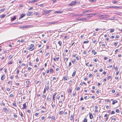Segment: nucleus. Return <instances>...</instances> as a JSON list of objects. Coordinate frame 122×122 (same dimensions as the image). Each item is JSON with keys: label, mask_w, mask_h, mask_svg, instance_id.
<instances>
[{"label": "nucleus", "mask_w": 122, "mask_h": 122, "mask_svg": "<svg viewBox=\"0 0 122 122\" xmlns=\"http://www.w3.org/2000/svg\"><path fill=\"white\" fill-rule=\"evenodd\" d=\"M78 20H81V21H86V19L84 18H81L78 19H77Z\"/></svg>", "instance_id": "obj_1"}, {"label": "nucleus", "mask_w": 122, "mask_h": 122, "mask_svg": "<svg viewBox=\"0 0 122 122\" xmlns=\"http://www.w3.org/2000/svg\"><path fill=\"white\" fill-rule=\"evenodd\" d=\"M76 3V2L75 1H72L71 2V3L70 4V5L72 6L73 5H75Z\"/></svg>", "instance_id": "obj_2"}, {"label": "nucleus", "mask_w": 122, "mask_h": 122, "mask_svg": "<svg viewBox=\"0 0 122 122\" xmlns=\"http://www.w3.org/2000/svg\"><path fill=\"white\" fill-rule=\"evenodd\" d=\"M25 15V14H22L20 16V17L19 19H20L21 18H22L24 17Z\"/></svg>", "instance_id": "obj_3"}, {"label": "nucleus", "mask_w": 122, "mask_h": 122, "mask_svg": "<svg viewBox=\"0 0 122 122\" xmlns=\"http://www.w3.org/2000/svg\"><path fill=\"white\" fill-rule=\"evenodd\" d=\"M83 16V14H76L74 15V16L75 17H76L77 16Z\"/></svg>", "instance_id": "obj_4"}, {"label": "nucleus", "mask_w": 122, "mask_h": 122, "mask_svg": "<svg viewBox=\"0 0 122 122\" xmlns=\"http://www.w3.org/2000/svg\"><path fill=\"white\" fill-rule=\"evenodd\" d=\"M38 1L37 0H30L29 1V3H32L37 2Z\"/></svg>", "instance_id": "obj_5"}, {"label": "nucleus", "mask_w": 122, "mask_h": 122, "mask_svg": "<svg viewBox=\"0 0 122 122\" xmlns=\"http://www.w3.org/2000/svg\"><path fill=\"white\" fill-rule=\"evenodd\" d=\"M28 49L30 51H33V50L35 48L34 47V48H33V47H28Z\"/></svg>", "instance_id": "obj_6"}, {"label": "nucleus", "mask_w": 122, "mask_h": 122, "mask_svg": "<svg viewBox=\"0 0 122 122\" xmlns=\"http://www.w3.org/2000/svg\"><path fill=\"white\" fill-rule=\"evenodd\" d=\"M23 107L22 108L23 109H25L26 108V103H25L23 104Z\"/></svg>", "instance_id": "obj_7"}, {"label": "nucleus", "mask_w": 122, "mask_h": 122, "mask_svg": "<svg viewBox=\"0 0 122 122\" xmlns=\"http://www.w3.org/2000/svg\"><path fill=\"white\" fill-rule=\"evenodd\" d=\"M89 117L90 119H92L93 117V116L92 115V114L90 113H89Z\"/></svg>", "instance_id": "obj_8"}, {"label": "nucleus", "mask_w": 122, "mask_h": 122, "mask_svg": "<svg viewBox=\"0 0 122 122\" xmlns=\"http://www.w3.org/2000/svg\"><path fill=\"white\" fill-rule=\"evenodd\" d=\"M110 8H113L117 9L118 8H119V7L117 6H111L110 7Z\"/></svg>", "instance_id": "obj_9"}, {"label": "nucleus", "mask_w": 122, "mask_h": 122, "mask_svg": "<svg viewBox=\"0 0 122 122\" xmlns=\"http://www.w3.org/2000/svg\"><path fill=\"white\" fill-rule=\"evenodd\" d=\"M31 12H28L27 14V16H30L31 15Z\"/></svg>", "instance_id": "obj_10"}, {"label": "nucleus", "mask_w": 122, "mask_h": 122, "mask_svg": "<svg viewBox=\"0 0 122 122\" xmlns=\"http://www.w3.org/2000/svg\"><path fill=\"white\" fill-rule=\"evenodd\" d=\"M56 93H54V94L53 95V101L55 100L54 99L56 97Z\"/></svg>", "instance_id": "obj_11"}, {"label": "nucleus", "mask_w": 122, "mask_h": 122, "mask_svg": "<svg viewBox=\"0 0 122 122\" xmlns=\"http://www.w3.org/2000/svg\"><path fill=\"white\" fill-rule=\"evenodd\" d=\"M76 73V71H74V72L72 74V76L73 77L75 75Z\"/></svg>", "instance_id": "obj_12"}, {"label": "nucleus", "mask_w": 122, "mask_h": 122, "mask_svg": "<svg viewBox=\"0 0 122 122\" xmlns=\"http://www.w3.org/2000/svg\"><path fill=\"white\" fill-rule=\"evenodd\" d=\"M58 43L59 44L60 46H61L62 45V42L61 41H60L58 42Z\"/></svg>", "instance_id": "obj_13"}, {"label": "nucleus", "mask_w": 122, "mask_h": 122, "mask_svg": "<svg viewBox=\"0 0 122 122\" xmlns=\"http://www.w3.org/2000/svg\"><path fill=\"white\" fill-rule=\"evenodd\" d=\"M52 11L51 10H47L46 11V13L47 14H49L50 13V12H51V11Z\"/></svg>", "instance_id": "obj_14"}, {"label": "nucleus", "mask_w": 122, "mask_h": 122, "mask_svg": "<svg viewBox=\"0 0 122 122\" xmlns=\"http://www.w3.org/2000/svg\"><path fill=\"white\" fill-rule=\"evenodd\" d=\"M47 100L48 102H50V101H51V98H49L48 97L47 98Z\"/></svg>", "instance_id": "obj_15"}, {"label": "nucleus", "mask_w": 122, "mask_h": 122, "mask_svg": "<svg viewBox=\"0 0 122 122\" xmlns=\"http://www.w3.org/2000/svg\"><path fill=\"white\" fill-rule=\"evenodd\" d=\"M62 12H63L62 11H56L55 12V13H62Z\"/></svg>", "instance_id": "obj_16"}, {"label": "nucleus", "mask_w": 122, "mask_h": 122, "mask_svg": "<svg viewBox=\"0 0 122 122\" xmlns=\"http://www.w3.org/2000/svg\"><path fill=\"white\" fill-rule=\"evenodd\" d=\"M16 19V16H14V17L13 18H11V20L12 21H14V20H15Z\"/></svg>", "instance_id": "obj_17"}, {"label": "nucleus", "mask_w": 122, "mask_h": 122, "mask_svg": "<svg viewBox=\"0 0 122 122\" xmlns=\"http://www.w3.org/2000/svg\"><path fill=\"white\" fill-rule=\"evenodd\" d=\"M117 102V100H115L113 102H112V104L114 105L115 104V103H116Z\"/></svg>", "instance_id": "obj_18"}, {"label": "nucleus", "mask_w": 122, "mask_h": 122, "mask_svg": "<svg viewBox=\"0 0 122 122\" xmlns=\"http://www.w3.org/2000/svg\"><path fill=\"white\" fill-rule=\"evenodd\" d=\"M110 32L111 33H112V32H114V29H110Z\"/></svg>", "instance_id": "obj_19"}, {"label": "nucleus", "mask_w": 122, "mask_h": 122, "mask_svg": "<svg viewBox=\"0 0 122 122\" xmlns=\"http://www.w3.org/2000/svg\"><path fill=\"white\" fill-rule=\"evenodd\" d=\"M59 103H60V104H59V105L60 107H61L62 106V101H59Z\"/></svg>", "instance_id": "obj_20"}, {"label": "nucleus", "mask_w": 122, "mask_h": 122, "mask_svg": "<svg viewBox=\"0 0 122 122\" xmlns=\"http://www.w3.org/2000/svg\"><path fill=\"white\" fill-rule=\"evenodd\" d=\"M118 44V42H115L114 44V45L115 46H116Z\"/></svg>", "instance_id": "obj_21"}, {"label": "nucleus", "mask_w": 122, "mask_h": 122, "mask_svg": "<svg viewBox=\"0 0 122 122\" xmlns=\"http://www.w3.org/2000/svg\"><path fill=\"white\" fill-rule=\"evenodd\" d=\"M3 109L5 112L8 111L7 109L6 108H3Z\"/></svg>", "instance_id": "obj_22"}, {"label": "nucleus", "mask_w": 122, "mask_h": 122, "mask_svg": "<svg viewBox=\"0 0 122 122\" xmlns=\"http://www.w3.org/2000/svg\"><path fill=\"white\" fill-rule=\"evenodd\" d=\"M51 118L53 120H56V119L55 117L53 116H52Z\"/></svg>", "instance_id": "obj_23"}, {"label": "nucleus", "mask_w": 122, "mask_h": 122, "mask_svg": "<svg viewBox=\"0 0 122 122\" xmlns=\"http://www.w3.org/2000/svg\"><path fill=\"white\" fill-rule=\"evenodd\" d=\"M71 67H70V66H67L66 67V68H67L68 69L67 70H70V69L71 68Z\"/></svg>", "instance_id": "obj_24"}, {"label": "nucleus", "mask_w": 122, "mask_h": 122, "mask_svg": "<svg viewBox=\"0 0 122 122\" xmlns=\"http://www.w3.org/2000/svg\"><path fill=\"white\" fill-rule=\"evenodd\" d=\"M6 16V15H1L0 16L1 18H4Z\"/></svg>", "instance_id": "obj_25"}, {"label": "nucleus", "mask_w": 122, "mask_h": 122, "mask_svg": "<svg viewBox=\"0 0 122 122\" xmlns=\"http://www.w3.org/2000/svg\"><path fill=\"white\" fill-rule=\"evenodd\" d=\"M58 22H59L58 21H55V22H51L50 23L51 24H55V23H58Z\"/></svg>", "instance_id": "obj_26"}, {"label": "nucleus", "mask_w": 122, "mask_h": 122, "mask_svg": "<svg viewBox=\"0 0 122 122\" xmlns=\"http://www.w3.org/2000/svg\"><path fill=\"white\" fill-rule=\"evenodd\" d=\"M87 120L86 118H85L84 119V121H83V122H87Z\"/></svg>", "instance_id": "obj_27"}, {"label": "nucleus", "mask_w": 122, "mask_h": 122, "mask_svg": "<svg viewBox=\"0 0 122 122\" xmlns=\"http://www.w3.org/2000/svg\"><path fill=\"white\" fill-rule=\"evenodd\" d=\"M63 111H61L59 112V114L60 115H62L63 114Z\"/></svg>", "instance_id": "obj_28"}, {"label": "nucleus", "mask_w": 122, "mask_h": 122, "mask_svg": "<svg viewBox=\"0 0 122 122\" xmlns=\"http://www.w3.org/2000/svg\"><path fill=\"white\" fill-rule=\"evenodd\" d=\"M13 105L15 107H17V104H16L15 102H14L13 103Z\"/></svg>", "instance_id": "obj_29"}, {"label": "nucleus", "mask_w": 122, "mask_h": 122, "mask_svg": "<svg viewBox=\"0 0 122 122\" xmlns=\"http://www.w3.org/2000/svg\"><path fill=\"white\" fill-rule=\"evenodd\" d=\"M118 2L117 1H113V3L114 4H115L116 3H117Z\"/></svg>", "instance_id": "obj_30"}, {"label": "nucleus", "mask_w": 122, "mask_h": 122, "mask_svg": "<svg viewBox=\"0 0 122 122\" xmlns=\"http://www.w3.org/2000/svg\"><path fill=\"white\" fill-rule=\"evenodd\" d=\"M73 115L71 114V115L70 120H72L73 119Z\"/></svg>", "instance_id": "obj_31"}, {"label": "nucleus", "mask_w": 122, "mask_h": 122, "mask_svg": "<svg viewBox=\"0 0 122 122\" xmlns=\"http://www.w3.org/2000/svg\"><path fill=\"white\" fill-rule=\"evenodd\" d=\"M45 88L46 90H48L49 89V86H47Z\"/></svg>", "instance_id": "obj_32"}, {"label": "nucleus", "mask_w": 122, "mask_h": 122, "mask_svg": "<svg viewBox=\"0 0 122 122\" xmlns=\"http://www.w3.org/2000/svg\"><path fill=\"white\" fill-rule=\"evenodd\" d=\"M91 14H87V15H88V17H92L93 15H91Z\"/></svg>", "instance_id": "obj_33"}, {"label": "nucleus", "mask_w": 122, "mask_h": 122, "mask_svg": "<svg viewBox=\"0 0 122 122\" xmlns=\"http://www.w3.org/2000/svg\"><path fill=\"white\" fill-rule=\"evenodd\" d=\"M89 76L90 77H91L92 76V75L91 74H90L89 75Z\"/></svg>", "instance_id": "obj_34"}, {"label": "nucleus", "mask_w": 122, "mask_h": 122, "mask_svg": "<svg viewBox=\"0 0 122 122\" xmlns=\"http://www.w3.org/2000/svg\"><path fill=\"white\" fill-rule=\"evenodd\" d=\"M89 42V41H85L83 43H86Z\"/></svg>", "instance_id": "obj_35"}, {"label": "nucleus", "mask_w": 122, "mask_h": 122, "mask_svg": "<svg viewBox=\"0 0 122 122\" xmlns=\"http://www.w3.org/2000/svg\"><path fill=\"white\" fill-rule=\"evenodd\" d=\"M107 15H102V17H103V18H104Z\"/></svg>", "instance_id": "obj_36"}, {"label": "nucleus", "mask_w": 122, "mask_h": 122, "mask_svg": "<svg viewBox=\"0 0 122 122\" xmlns=\"http://www.w3.org/2000/svg\"><path fill=\"white\" fill-rule=\"evenodd\" d=\"M98 14V13H93V14H91V15H97Z\"/></svg>", "instance_id": "obj_37"}, {"label": "nucleus", "mask_w": 122, "mask_h": 122, "mask_svg": "<svg viewBox=\"0 0 122 122\" xmlns=\"http://www.w3.org/2000/svg\"><path fill=\"white\" fill-rule=\"evenodd\" d=\"M116 112L117 113H120V111L118 109H117L116 111Z\"/></svg>", "instance_id": "obj_38"}, {"label": "nucleus", "mask_w": 122, "mask_h": 122, "mask_svg": "<svg viewBox=\"0 0 122 122\" xmlns=\"http://www.w3.org/2000/svg\"><path fill=\"white\" fill-rule=\"evenodd\" d=\"M12 56H9V57H8V59H11L12 58Z\"/></svg>", "instance_id": "obj_39"}, {"label": "nucleus", "mask_w": 122, "mask_h": 122, "mask_svg": "<svg viewBox=\"0 0 122 122\" xmlns=\"http://www.w3.org/2000/svg\"><path fill=\"white\" fill-rule=\"evenodd\" d=\"M50 72L52 73L53 72V70L52 69H51L50 70Z\"/></svg>", "instance_id": "obj_40"}, {"label": "nucleus", "mask_w": 122, "mask_h": 122, "mask_svg": "<svg viewBox=\"0 0 122 122\" xmlns=\"http://www.w3.org/2000/svg\"><path fill=\"white\" fill-rule=\"evenodd\" d=\"M89 1L91 2H95L96 1L95 0H89Z\"/></svg>", "instance_id": "obj_41"}, {"label": "nucleus", "mask_w": 122, "mask_h": 122, "mask_svg": "<svg viewBox=\"0 0 122 122\" xmlns=\"http://www.w3.org/2000/svg\"><path fill=\"white\" fill-rule=\"evenodd\" d=\"M13 116L15 118H16L17 117V115L14 114L13 115Z\"/></svg>", "instance_id": "obj_42"}, {"label": "nucleus", "mask_w": 122, "mask_h": 122, "mask_svg": "<svg viewBox=\"0 0 122 122\" xmlns=\"http://www.w3.org/2000/svg\"><path fill=\"white\" fill-rule=\"evenodd\" d=\"M35 14L36 15H39V13L36 12L35 13Z\"/></svg>", "instance_id": "obj_43"}, {"label": "nucleus", "mask_w": 122, "mask_h": 122, "mask_svg": "<svg viewBox=\"0 0 122 122\" xmlns=\"http://www.w3.org/2000/svg\"><path fill=\"white\" fill-rule=\"evenodd\" d=\"M63 78L64 79V80H67V79L66 77V76H65L63 77Z\"/></svg>", "instance_id": "obj_44"}, {"label": "nucleus", "mask_w": 122, "mask_h": 122, "mask_svg": "<svg viewBox=\"0 0 122 122\" xmlns=\"http://www.w3.org/2000/svg\"><path fill=\"white\" fill-rule=\"evenodd\" d=\"M4 75H3L2 77L1 78V79L2 80H3L4 79V78H3V76Z\"/></svg>", "instance_id": "obj_45"}, {"label": "nucleus", "mask_w": 122, "mask_h": 122, "mask_svg": "<svg viewBox=\"0 0 122 122\" xmlns=\"http://www.w3.org/2000/svg\"><path fill=\"white\" fill-rule=\"evenodd\" d=\"M49 52H47L46 54V56H48V55H49Z\"/></svg>", "instance_id": "obj_46"}, {"label": "nucleus", "mask_w": 122, "mask_h": 122, "mask_svg": "<svg viewBox=\"0 0 122 122\" xmlns=\"http://www.w3.org/2000/svg\"><path fill=\"white\" fill-rule=\"evenodd\" d=\"M80 89V88L79 87H78L76 89V91L79 90Z\"/></svg>", "instance_id": "obj_47"}, {"label": "nucleus", "mask_w": 122, "mask_h": 122, "mask_svg": "<svg viewBox=\"0 0 122 122\" xmlns=\"http://www.w3.org/2000/svg\"><path fill=\"white\" fill-rule=\"evenodd\" d=\"M34 45H33V44H31V45L30 46V47H33H33H34Z\"/></svg>", "instance_id": "obj_48"}, {"label": "nucleus", "mask_w": 122, "mask_h": 122, "mask_svg": "<svg viewBox=\"0 0 122 122\" xmlns=\"http://www.w3.org/2000/svg\"><path fill=\"white\" fill-rule=\"evenodd\" d=\"M42 97L43 98H46V96L45 95H43Z\"/></svg>", "instance_id": "obj_49"}, {"label": "nucleus", "mask_w": 122, "mask_h": 122, "mask_svg": "<svg viewBox=\"0 0 122 122\" xmlns=\"http://www.w3.org/2000/svg\"><path fill=\"white\" fill-rule=\"evenodd\" d=\"M112 92L113 93H114L115 92V91L114 90H112Z\"/></svg>", "instance_id": "obj_50"}, {"label": "nucleus", "mask_w": 122, "mask_h": 122, "mask_svg": "<svg viewBox=\"0 0 122 122\" xmlns=\"http://www.w3.org/2000/svg\"><path fill=\"white\" fill-rule=\"evenodd\" d=\"M39 114V113H36V114H35V115L36 116H38Z\"/></svg>", "instance_id": "obj_51"}, {"label": "nucleus", "mask_w": 122, "mask_h": 122, "mask_svg": "<svg viewBox=\"0 0 122 122\" xmlns=\"http://www.w3.org/2000/svg\"><path fill=\"white\" fill-rule=\"evenodd\" d=\"M114 113H115V112L113 111H112V112L111 113V114Z\"/></svg>", "instance_id": "obj_52"}, {"label": "nucleus", "mask_w": 122, "mask_h": 122, "mask_svg": "<svg viewBox=\"0 0 122 122\" xmlns=\"http://www.w3.org/2000/svg\"><path fill=\"white\" fill-rule=\"evenodd\" d=\"M119 72V71H117L116 72V75H117L118 74Z\"/></svg>", "instance_id": "obj_53"}, {"label": "nucleus", "mask_w": 122, "mask_h": 122, "mask_svg": "<svg viewBox=\"0 0 122 122\" xmlns=\"http://www.w3.org/2000/svg\"><path fill=\"white\" fill-rule=\"evenodd\" d=\"M45 118V117H44L43 116L42 117L41 119L42 120H44Z\"/></svg>", "instance_id": "obj_54"}, {"label": "nucleus", "mask_w": 122, "mask_h": 122, "mask_svg": "<svg viewBox=\"0 0 122 122\" xmlns=\"http://www.w3.org/2000/svg\"><path fill=\"white\" fill-rule=\"evenodd\" d=\"M107 58H108L107 57H105L104 58V60H106L107 59Z\"/></svg>", "instance_id": "obj_55"}, {"label": "nucleus", "mask_w": 122, "mask_h": 122, "mask_svg": "<svg viewBox=\"0 0 122 122\" xmlns=\"http://www.w3.org/2000/svg\"><path fill=\"white\" fill-rule=\"evenodd\" d=\"M59 59H60V58H59V57H57L56 58V59L58 61V60Z\"/></svg>", "instance_id": "obj_56"}, {"label": "nucleus", "mask_w": 122, "mask_h": 122, "mask_svg": "<svg viewBox=\"0 0 122 122\" xmlns=\"http://www.w3.org/2000/svg\"><path fill=\"white\" fill-rule=\"evenodd\" d=\"M72 91V90L70 89L68 91V92L69 93H71Z\"/></svg>", "instance_id": "obj_57"}, {"label": "nucleus", "mask_w": 122, "mask_h": 122, "mask_svg": "<svg viewBox=\"0 0 122 122\" xmlns=\"http://www.w3.org/2000/svg\"><path fill=\"white\" fill-rule=\"evenodd\" d=\"M19 70H17V73H16L18 74H19Z\"/></svg>", "instance_id": "obj_58"}, {"label": "nucleus", "mask_w": 122, "mask_h": 122, "mask_svg": "<svg viewBox=\"0 0 122 122\" xmlns=\"http://www.w3.org/2000/svg\"><path fill=\"white\" fill-rule=\"evenodd\" d=\"M117 66L115 67H114V69L115 70H117Z\"/></svg>", "instance_id": "obj_59"}, {"label": "nucleus", "mask_w": 122, "mask_h": 122, "mask_svg": "<svg viewBox=\"0 0 122 122\" xmlns=\"http://www.w3.org/2000/svg\"><path fill=\"white\" fill-rule=\"evenodd\" d=\"M95 51V50L94 49H93L92 50V54H93V53Z\"/></svg>", "instance_id": "obj_60"}, {"label": "nucleus", "mask_w": 122, "mask_h": 122, "mask_svg": "<svg viewBox=\"0 0 122 122\" xmlns=\"http://www.w3.org/2000/svg\"><path fill=\"white\" fill-rule=\"evenodd\" d=\"M30 82V81H26V83L27 84L29 83Z\"/></svg>", "instance_id": "obj_61"}, {"label": "nucleus", "mask_w": 122, "mask_h": 122, "mask_svg": "<svg viewBox=\"0 0 122 122\" xmlns=\"http://www.w3.org/2000/svg\"><path fill=\"white\" fill-rule=\"evenodd\" d=\"M5 10L4 9H2L0 10V11L1 12H3Z\"/></svg>", "instance_id": "obj_62"}, {"label": "nucleus", "mask_w": 122, "mask_h": 122, "mask_svg": "<svg viewBox=\"0 0 122 122\" xmlns=\"http://www.w3.org/2000/svg\"><path fill=\"white\" fill-rule=\"evenodd\" d=\"M52 107L54 108V107H55V106L54 104H53L52 105Z\"/></svg>", "instance_id": "obj_63"}, {"label": "nucleus", "mask_w": 122, "mask_h": 122, "mask_svg": "<svg viewBox=\"0 0 122 122\" xmlns=\"http://www.w3.org/2000/svg\"><path fill=\"white\" fill-rule=\"evenodd\" d=\"M115 37L114 36H112L111 37V38L112 39L113 38Z\"/></svg>", "instance_id": "obj_64"}]
</instances>
